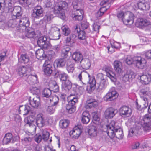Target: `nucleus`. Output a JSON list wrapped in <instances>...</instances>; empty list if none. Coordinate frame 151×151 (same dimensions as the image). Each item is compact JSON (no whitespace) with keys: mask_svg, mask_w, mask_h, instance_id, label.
<instances>
[{"mask_svg":"<svg viewBox=\"0 0 151 151\" xmlns=\"http://www.w3.org/2000/svg\"><path fill=\"white\" fill-rule=\"evenodd\" d=\"M54 5V13L58 17L64 19L65 17L64 11L67 7V3L64 1H58V2H55Z\"/></svg>","mask_w":151,"mask_h":151,"instance_id":"1","label":"nucleus"},{"mask_svg":"<svg viewBox=\"0 0 151 151\" xmlns=\"http://www.w3.org/2000/svg\"><path fill=\"white\" fill-rule=\"evenodd\" d=\"M13 11L15 12L16 15H13L12 16L13 19H16V22L18 24H19L20 25H24L26 27H29L30 22L28 18L24 17L21 18L22 14L21 7L18 6L15 8Z\"/></svg>","mask_w":151,"mask_h":151,"instance_id":"2","label":"nucleus"},{"mask_svg":"<svg viewBox=\"0 0 151 151\" xmlns=\"http://www.w3.org/2000/svg\"><path fill=\"white\" fill-rule=\"evenodd\" d=\"M125 62L129 65L135 64L137 67L141 69L145 68L147 65L146 60L140 56L135 57L132 58L131 56L128 55L126 58Z\"/></svg>","mask_w":151,"mask_h":151,"instance_id":"3","label":"nucleus"},{"mask_svg":"<svg viewBox=\"0 0 151 151\" xmlns=\"http://www.w3.org/2000/svg\"><path fill=\"white\" fill-rule=\"evenodd\" d=\"M37 43L39 47L45 50L50 47V45L49 42L48 41L47 37L45 35L38 38Z\"/></svg>","mask_w":151,"mask_h":151,"instance_id":"4","label":"nucleus"},{"mask_svg":"<svg viewBox=\"0 0 151 151\" xmlns=\"http://www.w3.org/2000/svg\"><path fill=\"white\" fill-rule=\"evenodd\" d=\"M116 123L114 121H111L109 124L106 125L107 129L106 132L108 136L111 139H112L115 136V126Z\"/></svg>","mask_w":151,"mask_h":151,"instance_id":"5","label":"nucleus"},{"mask_svg":"<svg viewBox=\"0 0 151 151\" xmlns=\"http://www.w3.org/2000/svg\"><path fill=\"white\" fill-rule=\"evenodd\" d=\"M118 96V94L115 91V88L113 87L105 95L104 99L106 101H110L113 100Z\"/></svg>","mask_w":151,"mask_h":151,"instance_id":"6","label":"nucleus"},{"mask_svg":"<svg viewBox=\"0 0 151 151\" xmlns=\"http://www.w3.org/2000/svg\"><path fill=\"white\" fill-rule=\"evenodd\" d=\"M136 26L139 27L143 28L151 25V22L148 19L140 18L136 22Z\"/></svg>","mask_w":151,"mask_h":151,"instance_id":"7","label":"nucleus"},{"mask_svg":"<svg viewBox=\"0 0 151 151\" xmlns=\"http://www.w3.org/2000/svg\"><path fill=\"white\" fill-rule=\"evenodd\" d=\"M43 8L40 6H37L33 9L32 16L34 18H39L43 16Z\"/></svg>","mask_w":151,"mask_h":151,"instance_id":"8","label":"nucleus"},{"mask_svg":"<svg viewBox=\"0 0 151 151\" xmlns=\"http://www.w3.org/2000/svg\"><path fill=\"white\" fill-rule=\"evenodd\" d=\"M133 14L129 12L124 13L123 22L126 24H132L134 22Z\"/></svg>","mask_w":151,"mask_h":151,"instance_id":"9","label":"nucleus"},{"mask_svg":"<svg viewBox=\"0 0 151 151\" xmlns=\"http://www.w3.org/2000/svg\"><path fill=\"white\" fill-rule=\"evenodd\" d=\"M27 28V30L26 33V36L28 38H32L34 37V32L33 31H30V28H28V27H26L24 25H20L19 24V26L18 27V29L19 32H23L26 30Z\"/></svg>","mask_w":151,"mask_h":151,"instance_id":"10","label":"nucleus"},{"mask_svg":"<svg viewBox=\"0 0 151 151\" xmlns=\"http://www.w3.org/2000/svg\"><path fill=\"white\" fill-rule=\"evenodd\" d=\"M117 113V110L112 107L107 108L104 112V115L106 119L112 118Z\"/></svg>","mask_w":151,"mask_h":151,"instance_id":"11","label":"nucleus"},{"mask_svg":"<svg viewBox=\"0 0 151 151\" xmlns=\"http://www.w3.org/2000/svg\"><path fill=\"white\" fill-rule=\"evenodd\" d=\"M120 114L122 116L128 117L130 116L131 110L128 107L124 106L121 107L119 110Z\"/></svg>","mask_w":151,"mask_h":151,"instance_id":"12","label":"nucleus"},{"mask_svg":"<svg viewBox=\"0 0 151 151\" xmlns=\"http://www.w3.org/2000/svg\"><path fill=\"white\" fill-rule=\"evenodd\" d=\"M36 125L39 127H42L45 125V121L42 114L39 113L37 114L35 119Z\"/></svg>","mask_w":151,"mask_h":151,"instance_id":"13","label":"nucleus"},{"mask_svg":"<svg viewBox=\"0 0 151 151\" xmlns=\"http://www.w3.org/2000/svg\"><path fill=\"white\" fill-rule=\"evenodd\" d=\"M141 126L139 124L134 126L133 128H131L129 130V136L132 137L134 136H137L141 130Z\"/></svg>","mask_w":151,"mask_h":151,"instance_id":"14","label":"nucleus"},{"mask_svg":"<svg viewBox=\"0 0 151 151\" xmlns=\"http://www.w3.org/2000/svg\"><path fill=\"white\" fill-rule=\"evenodd\" d=\"M83 11L80 9L75 11L74 13L72 14V17L74 20L81 21L83 18Z\"/></svg>","mask_w":151,"mask_h":151,"instance_id":"15","label":"nucleus"},{"mask_svg":"<svg viewBox=\"0 0 151 151\" xmlns=\"http://www.w3.org/2000/svg\"><path fill=\"white\" fill-rule=\"evenodd\" d=\"M140 92L141 94L143 96H141V98L143 100V102H144V103H145V104H143L144 106H143L142 108L144 109L146 108L148 106V104L147 100L148 98L144 96H149L150 93L148 91H146L144 89H141Z\"/></svg>","mask_w":151,"mask_h":151,"instance_id":"16","label":"nucleus"},{"mask_svg":"<svg viewBox=\"0 0 151 151\" xmlns=\"http://www.w3.org/2000/svg\"><path fill=\"white\" fill-rule=\"evenodd\" d=\"M74 28L75 29V32L78 33V37L79 40H84L88 37L87 34L85 33V31L81 30L80 28H78L77 25L74 26Z\"/></svg>","mask_w":151,"mask_h":151,"instance_id":"17","label":"nucleus"},{"mask_svg":"<svg viewBox=\"0 0 151 151\" xmlns=\"http://www.w3.org/2000/svg\"><path fill=\"white\" fill-rule=\"evenodd\" d=\"M30 111V107L27 105L20 106L18 110L19 114L22 113L24 116L27 115Z\"/></svg>","mask_w":151,"mask_h":151,"instance_id":"18","label":"nucleus"},{"mask_svg":"<svg viewBox=\"0 0 151 151\" xmlns=\"http://www.w3.org/2000/svg\"><path fill=\"white\" fill-rule=\"evenodd\" d=\"M140 82L143 84L147 85L151 81V74H146L139 76Z\"/></svg>","mask_w":151,"mask_h":151,"instance_id":"19","label":"nucleus"},{"mask_svg":"<svg viewBox=\"0 0 151 151\" xmlns=\"http://www.w3.org/2000/svg\"><path fill=\"white\" fill-rule=\"evenodd\" d=\"M54 76L55 77H59L60 80L63 82L69 80L68 75L64 72L58 71L55 73Z\"/></svg>","mask_w":151,"mask_h":151,"instance_id":"20","label":"nucleus"},{"mask_svg":"<svg viewBox=\"0 0 151 151\" xmlns=\"http://www.w3.org/2000/svg\"><path fill=\"white\" fill-rule=\"evenodd\" d=\"M29 103L30 105L34 108H37L40 105V99L39 97H36L29 99Z\"/></svg>","mask_w":151,"mask_h":151,"instance_id":"21","label":"nucleus"},{"mask_svg":"<svg viewBox=\"0 0 151 151\" xmlns=\"http://www.w3.org/2000/svg\"><path fill=\"white\" fill-rule=\"evenodd\" d=\"M86 73L84 71H81L78 76V78L79 79V86L83 88L86 86L87 84L88 83V81L82 80V76L84 75Z\"/></svg>","mask_w":151,"mask_h":151,"instance_id":"22","label":"nucleus"},{"mask_svg":"<svg viewBox=\"0 0 151 151\" xmlns=\"http://www.w3.org/2000/svg\"><path fill=\"white\" fill-rule=\"evenodd\" d=\"M15 141L14 138L13 137L12 134L11 133H8L5 134L3 142L4 144L7 145L10 142L13 143Z\"/></svg>","mask_w":151,"mask_h":151,"instance_id":"23","label":"nucleus"},{"mask_svg":"<svg viewBox=\"0 0 151 151\" xmlns=\"http://www.w3.org/2000/svg\"><path fill=\"white\" fill-rule=\"evenodd\" d=\"M12 2V1L11 0H5V11H7L8 12H12L13 13H15V12H14L13 10L16 6L13 9V5Z\"/></svg>","mask_w":151,"mask_h":151,"instance_id":"24","label":"nucleus"},{"mask_svg":"<svg viewBox=\"0 0 151 151\" xmlns=\"http://www.w3.org/2000/svg\"><path fill=\"white\" fill-rule=\"evenodd\" d=\"M68 59L61 58L57 59L55 61V64L58 68H63L66 64L67 61Z\"/></svg>","mask_w":151,"mask_h":151,"instance_id":"25","label":"nucleus"},{"mask_svg":"<svg viewBox=\"0 0 151 151\" xmlns=\"http://www.w3.org/2000/svg\"><path fill=\"white\" fill-rule=\"evenodd\" d=\"M138 7L141 10L147 11L149 9L150 5L149 3L139 1L137 3Z\"/></svg>","mask_w":151,"mask_h":151,"instance_id":"26","label":"nucleus"},{"mask_svg":"<svg viewBox=\"0 0 151 151\" xmlns=\"http://www.w3.org/2000/svg\"><path fill=\"white\" fill-rule=\"evenodd\" d=\"M89 135L91 137H94L97 135V127L94 126H90L88 128Z\"/></svg>","mask_w":151,"mask_h":151,"instance_id":"27","label":"nucleus"},{"mask_svg":"<svg viewBox=\"0 0 151 151\" xmlns=\"http://www.w3.org/2000/svg\"><path fill=\"white\" fill-rule=\"evenodd\" d=\"M37 76L35 75H29L27 78V81L30 85H32L37 83Z\"/></svg>","mask_w":151,"mask_h":151,"instance_id":"28","label":"nucleus"},{"mask_svg":"<svg viewBox=\"0 0 151 151\" xmlns=\"http://www.w3.org/2000/svg\"><path fill=\"white\" fill-rule=\"evenodd\" d=\"M114 70L118 73H120L122 70V64L118 60H115L114 63Z\"/></svg>","mask_w":151,"mask_h":151,"instance_id":"29","label":"nucleus"},{"mask_svg":"<svg viewBox=\"0 0 151 151\" xmlns=\"http://www.w3.org/2000/svg\"><path fill=\"white\" fill-rule=\"evenodd\" d=\"M115 134L116 137L119 139H122L123 137L122 129L119 126H115Z\"/></svg>","mask_w":151,"mask_h":151,"instance_id":"30","label":"nucleus"},{"mask_svg":"<svg viewBox=\"0 0 151 151\" xmlns=\"http://www.w3.org/2000/svg\"><path fill=\"white\" fill-rule=\"evenodd\" d=\"M80 63L83 68L85 69H88L91 66V63L88 58L83 59L81 61Z\"/></svg>","mask_w":151,"mask_h":151,"instance_id":"31","label":"nucleus"},{"mask_svg":"<svg viewBox=\"0 0 151 151\" xmlns=\"http://www.w3.org/2000/svg\"><path fill=\"white\" fill-rule=\"evenodd\" d=\"M90 115L89 113L86 111L83 112L82 116V122L85 124H88L90 121Z\"/></svg>","mask_w":151,"mask_h":151,"instance_id":"32","label":"nucleus"},{"mask_svg":"<svg viewBox=\"0 0 151 151\" xmlns=\"http://www.w3.org/2000/svg\"><path fill=\"white\" fill-rule=\"evenodd\" d=\"M83 56L82 54L79 52H74L72 55L73 59L76 62H78L80 60H81Z\"/></svg>","mask_w":151,"mask_h":151,"instance_id":"33","label":"nucleus"},{"mask_svg":"<svg viewBox=\"0 0 151 151\" xmlns=\"http://www.w3.org/2000/svg\"><path fill=\"white\" fill-rule=\"evenodd\" d=\"M75 104L73 103L68 102V104L66 105V109L70 114H71L75 111L76 109Z\"/></svg>","mask_w":151,"mask_h":151,"instance_id":"34","label":"nucleus"},{"mask_svg":"<svg viewBox=\"0 0 151 151\" xmlns=\"http://www.w3.org/2000/svg\"><path fill=\"white\" fill-rule=\"evenodd\" d=\"M35 55L36 58L40 60L44 59L46 55L44 54L43 49H39L36 52Z\"/></svg>","mask_w":151,"mask_h":151,"instance_id":"35","label":"nucleus"},{"mask_svg":"<svg viewBox=\"0 0 151 151\" xmlns=\"http://www.w3.org/2000/svg\"><path fill=\"white\" fill-rule=\"evenodd\" d=\"M43 71L45 75L48 76H50L52 73L53 68L50 65L47 64L44 67Z\"/></svg>","mask_w":151,"mask_h":151,"instance_id":"36","label":"nucleus"},{"mask_svg":"<svg viewBox=\"0 0 151 151\" xmlns=\"http://www.w3.org/2000/svg\"><path fill=\"white\" fill-rule=\"evenodd\" d=\"M72 86V83L69 80L62 82V88L66 91H68L71 88Z\"/></svg>","mask_w":151,"mask_h":151,"instance_id":"37","label":"nucleus"},{"mask_svg":"<svg viewBox=\"0 0 151 151\" xmlns=\"http://www.w3.org/2000/svg\"><path fill=\"white\" fill-rule=\"evenodd\" d=\"M27 68L23 66H19L16 69V72L21 76H23L27 72Z\"/></svg>","mask_w":151,"mask_h":151,"instance_id":"38","label":"nucleus"},{"mask_svg":"<svg viewBox=\"0 0 151 151\" xmlns=\"http://www.w3.org/2000/svg\"><path fill=\"white\" fill-rule=\"evenodd\" d=\"M90 84L89 86H88L87 88V90L88 91V92L91 93L93 91L95 88L96 85V81L95 79L92 78V80L89 82Z\"/></svg>","mask_w":151,"mask_h":151,"instance_id":"39","label":"nucleus"},{"mask_svg":"<svg viewBox=\"0 0 151 151\" xmlns=\"http://www.w3.org/2000/svg\"><path fill=\"white\" fill-rule=\"evenodd\" d=\"M105 71L107 76L109 77L113 81H116L115 75L111 70L106 68L105 69Z\"/></svg>","mask_w":151,"mask_h":151,"instance_id":"40","label":"nucleus"},{"mask_svg":"<svg viewBox=\"0 0 151 151\" xmlns=\"http://www.w3.org/2000/svg\"><path fill=\"white\" fill-rule=\"evenodd\" d=\"M74 64L71 62L70 60V59H68V60L67 61L66 68V70L68 72H73L74 69Z\"/></svg>","mask_w":151,"mask_h":151,"instance_id":"41","label":"nucleus"},{"mask_svg":"<svg viewBox=\"0 0 151 151\" xmlns=\"http://www.w3.org/2000/svg\"><path fill=\"white\" fill-rule=\"evenodd\" d=\"M106 86V80L101 81L99 83L97 84V89L98 91L103 90L105 89Z\"/></svg>","mask_w":151,"mask_h":151,"instance_id":"42","label":"nucleus"},{"mask_svg":"<svg viewBox=\"0 0 151 151\" xmlns=\"http://www.w3.org/2000/svg\"><path fill=\"white\" fill-rule=\"evenodd\" d=\"M18 60L19 62L25 64L29 62V58L27 55L23 54L21 55Z\"/></svg>","mask_w":151,"mask_h":151,"instance_id":"43","label":"nucleus"},{"mask_svg":"<svg viewBox=\"0 0 151 151\" xmlns=\"http://www.w3.org/2000/svg\"><path fill=\"white\" fill-rule=\"evenodd\" d=\"M13 15H12V19H10L6 24V26L7 25L9 27H14L18 24V23L16 22V19H13L12 16Z\"/></svg>","mask_w":151,"mask_h":151,"instance_id":"44","label":"nucleus"},{"mask_svg":"<svg viewBox=\"0 0 151 151\" xmlns=\"http://www.w3.org/2000/svg\"><path fill=\"white\" fill-rule=\"evenodd\" d=\"M69 121L68 120H61L60 121L59 125L63 129L66 128L68 126Z\"/></svg>","mask_w":151,"mask_h":151,"instance_id":"45","label":"nucleus"},{"mask_svg":"<svg viewBox=\"0 0 151 151\" xmlns=\"http://www.w3.org/2000/svg\"><path fill=\"white\" fill-rule=\"evenodd\" d=\"M63 34L65 36H68L70 33L69 28L66 25H64L61 27Z\"/></svg>","mask_w":151,"mask_h":151,"instance_id":"46","label":"nucleus"},{"mask_svg":"<svg viewBox=\"0 0 151 151\" xmlns=\"http://www.w3.org/2000/svg\"><path fill=\"white\" fill-rule=\"evenodd\" d=\"M51 90L48 88H45L42 93V94L44 96L47 98L50 97L51 94Z\"/></svg>","mask_w":151,"mask_h":151,"instance_id":"47","label":"nucleus"},{"mask_svg":"<svg viewBox=\"0 0 151 151\" xmlns=\"http://www.w3.org/2000/svg\"><path fill=\"white\" fill-rule=\"evenodd\" d=\"M70 101L69 102L71 103H73L76 104L78 102V98L77 96L73 95V94H70L69 97Z\"/></svg>","mask_w":151,"mask_h":151,"instance_id":"48","label":"nucleus"},{"mask_svg":"<svg viewBox=\"0 0 151 151\" xmlns=\"http://www.w3.org/2000/svg\"><path fill=\"white\" fill-rule=\"evenodd\" d=\"M144 130L149 131L151 129V123H144L142 125Z\"/></svg>","mask_w":151,"mask_h":151,"instance_id":"49","label":"nucleus"},{"mask_svg":"<svg viewBox=\"0 0 151 151\" xmlns=\"http://www.w3.org/2000/svg\"><path fill=\"white\" fill-rule=\"evenodd\" d=\"M50 100L51 102L52 101L53 102V104H52L53 106H56L58 103L59 99L57 96H55L52 98L50 97Z\"/></svg>","mask_w":151,"mask_h":151,"instance_id":"50","label":"nucleus"},{"mask_svg":"<svg viewBox=\"0 0 151 151\" xmlns=\"http://www.w3.org/2000/svg\"><path fill=\"white\" fill-rule=\"evenodd\" d=\"M53 17L54 16L50 12H47L44 17V19L45 20H47V22H48L50 21Z\"/></svg>","mask_w":151,"mask_h":151,"instance_id":"51","label":"nucleus"},{"mask_svg":"<svg viewBox=\"0 0 151 151\" xmlns=\"http://www.w3.org/2000/svg\"><path fill=\"white\" fill-rule=\"evenodd\" d=\"M100 28V25L99 22H96L92 25V29L93 31L98 32Z\"/></svg>","mask_w":151,"mask_h":151,"instance_id":"52","label":"nucleus"},{"mask_svg":"<svg viewBox=\"0 0 151 151\" xmlns=\"http://www.w3.org/2000/svg\"><path fill=\"white\" fill-rule=\"evenodd\" d=\"M142 120L144 123H151V116L146 114L143 116Z\"/></svg>","mask_w":151,"mask_h":151,"instance_id":"53","label":"nucleus"},{"mask_svg":"<svg viewBox=\"0 0 151 151\" xmlns=\"http://www.w3.org/2000/svg\"><path fill=\"white\" fill-rule=\"evenodd\" d=\"M50 134L47 131H43L42 133V139L45 141H47L48 139Z\"/></svg>","mask_w":151,"mask_h":151,"instance_id":"54","label":"nucleus"},{"mask_svg":"<svg viewBox=\"0 0 151 151\" xmlns=\"http://www.w3.org/2000/svg\"><path fill=\"white\" fill-rule=\"evenodd\" d=\"M97 105V103L96 102H90L89 101H87V104L86 105V108L88 109H91L93 107H96Z\"/></svg>","mask_w":151,"mask_h":151,"instance_id":"55","label":"nucleus"},{"mask_svg":"<svg viewBox=\"0 0 151 151\" xmlns=\"http://www.w3.org/2000/svg\"><path fill=\"white\" fill-rule=\"evenodd\" d=\"M2 16L0 17V28L4 29L6 26L5 20Z\"/></svg>","mask_w":151,"mask_h":151,"instance_id":"56","label":"nucleus"},{"mask_svg":"<svg viewBox=\"0 0 151 151\" xmlns=\"http://www.w3.org/2000/svg\"><path fill=\"white\" fill-rule=\"evenodd\" d=\"M32 118L31 116H29L24 119V122L26 124H28L29 126H31L33 122V121L32 120L31 118Z\"/></svg>","mask_w":151,"mask_h":151,"instance_id":"57","label":"nucleus"},{"mask_svg":"<svg viewBox=\"0 0 151 151\" xmlns=\"http://www.w3.org/2000/svg\"><path fill=\"white\" fill-rule=\"evenodd\" d=\"M35 141L38 143H40L42 139L41 135L39 134H36L34 137Z\"/></svg>","mask_w":151,"mask_h":151,"instance_id":"58","label":"nucleus"},{"mask_svg":"<svg viewBox=\"0 0 151 151\" xmlns=\"http://www.w3.org/2000/svg\"><path fill=\"white\" fill-rule=\"evenodd\" d=\"M73 4L74 9L76 10L81 9L80 6H81V4L80 3L78 2H76L75 1H73Z\"/></svg>","mask_w":151,"mask_h":151,"instance_id":"59","label":"nucleus"},{"mask_svg":"<svg viewBox=\"0 0 151 151\" xmlns=\"http://www.w3.org/2000/svg\"><path fill=\"white\" fill-rule=\"evenodd\" d=\"M51 86L53 91L55 92H57L59 90V87L56 82L53 83Z\"/></svg>","mask_w":151,"mask_h":151,"instance_id":"60","label":"nucleus"},{"mask_svg":"<svg viewBox=\"0 0 151 151\" xmlns=\"http://www.w3.org/2000/svg\"><path fill=\"white\" fill-rule=\"evenodd\" d=\"M76 36L74 34H71L70 36L67 38L66 42L67 43H69L71 42V40H73L76 37Z\"/></svg>","mask_w":151,"mask_h":151,"instance_id":"61","label":"nucleus"},{"mask_svg":"<svg viewBox=\"0 0 151 151\" xmlns=\"http://www.w3.org/2000/svg\"><path fill=\"white\" fill-rule=\"evenodd\" d=\"M60 31V29L58 28L56 26L52 27H51L50 30V32L51 34L55 33H59Z\"/></svg>","mask_w":151,"mask_h":151,"instance_id":"62","label":"nucleus"},{"mask_svg":"<svg viewBox=\"0 0 151 151\" xmlns=\"http://www.w3.org/2000/svg\"><path fill=\"white\" fill-rule=\"evenodd\" d=\"M70 135L72 137L75 139L78 138L79 136V135H77L75 131L73 129L70 132Z\"/></svg>","mask_w":151,"mask_h":151,"instance_id":"63","label":"nucleus"},{"mask_svg":"<svg viewBox=\"0 0 151 151\" xmlns=\"http://www.w3.org/2000/svg\"><path fill=\"white\" fill-rule=\"evenodd\" d=\"M73 131H75L77 135H80L82 132L81 129L78 126H76L73 129Z\"/></svg>","mask_w":151,"mask_h":151,"instance_id":"64","label":"nucleus"}]
</instances>
